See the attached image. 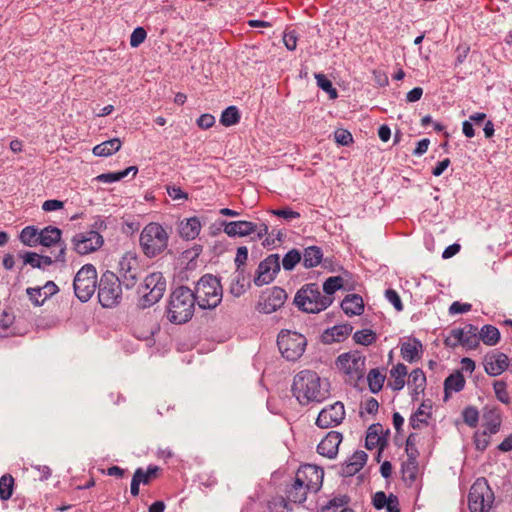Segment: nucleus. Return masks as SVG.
I'll use <instances>...</instances> for the list:
<instances>
[{"label": "nucleus", "instance_id": "cd10ccee", "mask_svg": "<svg viewBox=\"0 0 512 512\" xmlns=\"http://www.w3.org/2000/svg\"><path fill=\"white\" fill-rule=\"evenodd\" d=\"M341 308L348 316L361 315L364 311L363 299L357 294H348L341 302Z\"/></svg>", "mask_w": 512, "mask_h": 512}, {"label": "nucleus", "instance_id": "20e7f679", "mask_svg": "<svg viewBox=\"0 0 512 512\" xmlns=\"http://www.w3.org/2000/svg\"><path fill=\"white\" fill-rule=\"evenodd\" d=\"M194 297L201 309H214L222 300V286L217 277L203 275L195 286Z\"/></svg>", "mask_w": 512, "mask_h": 512}, {"label": "nucleus", "instance_id": "ddd939ff", "mask_svg": "<svg viewBox=\"0 0 512 512\" xmlns=\"http://www.w3.org/2000/svg\"><path fill=\"white\" fill-rule=\"evenodd\" d=\"M71 243L77 254L87 255L100 249L104 244V238L96 231H85L75 234Z\"/></svg>", "mask_w": 512, "mask_h": 512}, {"label": "nucleus", "instance_id": "c756f323", "mask_svg": "<svg viewBox=\"0 0 512 512\" xmlns=\"http://www.w3.org/2000/svg\"><path fill=\"white\" fill-rule=\"evenodd\" d=\"M249 287L250 280L246 275L245 268L236 269L235 276L230 287L231 294L239 297L243 295Z\"/></svg>", "mask_w": 512, "mask_h": 512}, {"label": "nucleus", "instance_id": "37998d69", "mask_svg": "<svg viewBox=\"0 0 512 512\" xmlns=\"http://www.w3.org/2000/svg\"><path fill=\"white\" fill-rule=\"evenodd\" d=\"M385 376L382 375L378 369H371L367 375V382L369 390L373 394H377L383 388Z\"/></svg>", "mask_w": 512, "mask_h": 512}, {"label": "nucleus", "instance_id": "bf43d9fd", "mask_svg": "<svg viewBox=\"0 0 512 512\" xmlns=\"http://www.w3.org/2000/svg\"><path fill=\"white\" fill-rule=\"evenodd\" d=\"M125 178V173H121V171L118 172H108V173H102L96 177V180L98 182L102 183H113L122 180Z\"/></svg>", "mask_w": 512, "mask_h": 512}, {"label": "nucleus", "instance_id": "680f3d73", "mask_svg": "<svg viewBox=\"0 0 512 512\" xmlns=\"http://www.w3.org/2000/svg\"><path fill=\"white\" fill-rule=\"evenodd\" d=\"M271 213L277 217L284 218L285 220H288V221L292 220V219L300 218V213L292 210L289 207L271 210Z\"/></svg>", "mask_w": 512, "mask_h": 512}, {"label": "nucleus", "instance_id": "72a5a7b5", "mask_svg": "<svg viewBox=\"0 0 512 512\" xmlns=\"http://www.w3.org/2000/svg\"><path fill=\"white\" fill-rule=\"evenodd\" d=\"M122 142L119 138H113L94 146L92 152L98 157H108L120 150Z\"/></svg>", "mask_w": 512, "mask_h": 512}, {"label": "nucleus", "instance_id": "c85d7f7f", "mask_svg": "<svg viewBox=\"0 0 512 512\" xmlns=\"http://www.w3.org/2000/svg\"><path fill=\"white\" fill-rule=\"evenodd\" d=\"M62 231L53 226L39 229L38 243L44 247H52L61 242Z\"/></svg>", "mask_w": 512, "mask_h": 512}, {"label": "nucleus", "instance_id": "13d9d810", "mask_svg": "<svg viewBox=\"0 0 512 512\" xmlns=\"http://www.w3.org/2000/svg\"><path fill=\"white\" fill-rule=\"evenodd\" d=\"M489 435L487 431H483L482 433L476 432L474 434V444L478 451H484L488 447L490 443Z\"/></svg>", "mask_w": 512, "mask_h": 512}, {"label": "nucleus", "instance_id": "473e14b6", "mask_svg": "<svg viewBox=\"0 0 512 512\" xmlns=\"http://www.w3.org/2000/svg\"><path fill=\"white\" fill-rule=\"evenodd\" d=\"M301 254L303 259V266L307 269L316 267L321 263L323 259L322 249L315 245L306 247Z\"/></svg>", "mask_w": 512, "mask_h": 512}, {"label": "nucleus", "instance_id": "603ef678", "mask_svg": "<svg viewBox=\"0 0 512 512\" xmlns=\"http://www.w3.org/2000/svg\"><path fill=\"white\" fill-rule=\"evenodd\" d=\"M493 388L495 395L500 402L504 404L510 403L509 394L507 392V386L504 381H495L493 383Z\"/></svg>", "mask_w": 512, "mask_h": 512}, {"label": "nucleus", "instance_id": "e2e57ef3", "mask_svg": "<svg viewBox=\"0 0 512 512\" xmlns=\"http://www.w3.org/2000/svg\"><path fill=\"white\" fill-rule=\"evenodd\" d=\"M248 259V249L246 246H240L237 248L235 265L236 269L245 268L246 261Z\"/></svg>", "mask_w": 512, "mask_h": 512}, {"label": "nucleus", "instance_id": "4be33fe9", "mask_svg": "<svg viewBox=\"0 0 512 512\" xmlns=\"http://www.w3.org/2000/svg\"><path fill=\"white\" fill-rule=\"evenodd\" d=\"M223 231L229 237H244L254 233L257 229V224L250 221H222Z\"/></svg>", "mask_w": 512, "mask_h": 512}, {"label": "nucleus", "instance_id": "0eeeda50", "mask_svg": "<svg viewBox=\"0 0 512 512\" xmlns=\"http://www.w3.org/2000/svg\"><path fill=\"white\" fill-rule=\"evenodd\" d=\"M122 286L117 274L107 270L101 275L98 283V300L103 308H113L120 304Z\"/></svg>", "mask_w": 512, "mask_h": 512}, {"label": "nucleus", "instance_id": "c9c22d12", "mask_svg": "<svg viewBox=\"0 0 512 512\" xmlns=\"http://www.w3.org/2000/svg\"><path fill=\"white\" fill-rule=\"evenodd\" d=\"M407 373V367L403 363H398L390 370V376L394 379L389 383L392 390L400 391L404 388Z\"/></svg>", "mask_w": 512, "mask_h": 512}, {"label": "nucleus", "instance_id": "49530a36", "mask_svg": "<svg viewBox=\"0 0 512 512\" xmlns=\"http://www.w3.org/2000/svg\"><path fill=\"white\" fill-rule=\"evenodd\" d=\"M302 254L298 249L289 250L282 259V265L284 270L291 271L301 261Z\"/></svg>", "mask_w": 512, "mask_h": 512}, {"label": "nucleus", "instance_id": "09e8293b", "mask_svg": "<svg viewBox=\"0 0 512 512\" xmlns=\"http://www.w3.org/2000/svg\"><path fill=\"white\" fill-rule=\"evenodd\" d=\"M14 478L10 474H5L0 478V498L8 500L13 493Z\"/></svg>", "mask_w": 512, "mask_h": 512}, {"label": "nucleus", "instance_id": "7c9ffc66", "mask_svg": "<svg viewBox=\"0 0 512 512\" xmlns=\"http://www.w3.org/2000/svg\"><path fill=\"white\" fill-rule=\"evenodd\" d=\"M432 405L429 401H423L418 409L411 415L409 424L413 429H419L421 424H428V418L431 417Z\"/></svg>", "mask_w": 512, "mask_h": 512}, {"label": "nucleus", "instance_id": "412c9836", "mask_svg": "<svg viewBox=\"0 0 512 512\" xmlns=\"http://www.w3.org/2000/svg\"><path fill=\"white\" fill-rule=\"evenodd\" d=\"M58 291L59 288L53 281H47L42 287H29L26 289L29 300L35 306H42L48 298L58 293Z\"/></svg>", "mask_w": 512, "mask_h": 512}, {"label": "nucleus", "instance_id": "864d4df0", "mask_svg": "<svg viewBox=\"0 0 512 512\" xmlns=\"http://www.w3.org/2000/svg\"><path fill=\"white\" fill-rule=\"evenodd\" d=\"M350 501L347 495H339L329 500V502L322 507V512H331L332 509H337L345 506Z\"/></svg>", "mask_w": 512, "mask_h": 512}, {"label": "nucleus", "instance_id": "f257e3e1", "mask_svg": "<svg viewBox=\"0 0 512 512\" xmlns=\"http://www.w3.org/2000/svg\"><path fill=\"white\" fill-rule=\"evenodd\" d=\"M329 383L312 370H302L293 379L291 391L299 404L323 402L330 395Z\"/></svg>", "mask_w": 512, "mask_h": 512}, {"label": "nucleus", "instance_id": "393cba45", "mask_svg": "<svg viewBox=\"0 0 512 512\" xmlns=\"http://www.w3.org/2000/svg\"><path fill=\"white\" fill-rule=\"evenodd\" d=\"M400 353L405 361L414 363L421 358L423 345L417 338L409 339L401 344Z\"/></svg>", "mask_w": 512, "mask_h": 512}, {"label": "nucleus", "instance_id": "0e129e2a", "mask_svg": "<svg viewBox=\"0 0 512 512\" xmlns=\"http://www.w3.org/2000/svg\"><path fill=\"white\" fill-rule=\"evenodd\" d=\"M416 438H417L416 433H410L406 439V449L405 450L407 453V457H410L411 453L415 454V458H418V456H419V451L416 447Z\"/></svg>", "mask_w": 512, "mask_h": 512}, {"label": "nucleus", "instance_id": "5701e85b", "mask_svg": "<svg viewBox=\"0 0 512 512\" xmlns=\"http://www.w3.org/2000/svg\"><path fill=\"white\" fill-rule=\"evenodd\" d=\"M509 365L508 356L497 352L492 355H486L484 359V369L489 376H498L502 374Z\"/></svg>", "mask_w": 512, "mask_h": 512}, {"label": "nucleus", "instance_id": "aec40b11", "mask_svg": "<svg viewBox=\"0 0 512 512\" xmlns=\"http://www.w3.org/2000/svg\"><path fill=\"white\" fill-rule=\"evenodd\" d=\"M342 434L338 431H330L317 446V452L327 458L333 459L338 454V448L342 442Z\"/></svg>", "mask_w": 512, "mask_h": 512}, {"label": "nucleus", "instance_id": "6e6552de", "mask_svg": "<svg viewBox=\"0 0 512 512\" xmlns=\"http://www.w3.org/2000/svg\"><path fill=\"white\" fill-rule=\"evenodd\" d=\"M281 355L288 361L298 360L304 353L307 340L304 335L290 330H282L277 337Z\"/></svg>", "mask_w": 512, "mask_h": 512}, {"label": "nucleus", "instance_id": "ea45409f", "mask_svg": "<svg viewBox=\"0 0 512 512\" xmlns=\"http://www.w3.org/2000/svg\"><path fill=\"white\" fill-rule=\"evenodd\" d=\"M160 471V467L156 465H149L147 470H144L141 467L137 468L134 475L143 485H149L153 479L158 477Z\"/></svg>", "mask_w": 512, "mask_h": 512}, {"label": "nucleus", "instance_id": "9d476101", "mask_svg": "<svg viewBox=\"0 0 512 512\" xmlns=\"http://www.w3.org/2000/svg\"><path fill=\"white\" fill-rule=\"evenodd\" d=\"M494 493L484 477L478 478L470 488L468 507L471 512H488L494 502Z\"/></svg>", "mask_w": 512, "mask_h": 512}, {"label": "nucleus", "instance_id": "8fccbe9b", "mask_svg": "<svg viewBox=\"0 0 512 512\" xmlns=\"http://www.w3.org/2000/svg\"><path fill=\"white\" fill-rule=\"evenodd\" d=\"M353 339L357 344L368 346L375 342L376 334L371 329L358 330L354 333Z\"/></svg>", "mask_w": 512, "mask_h": 512}, {"label": "nucleus", "instance_id": "423d86ee", "mask_svg": "<svg viewBox=\"0 0 512 512\" xmlns=\"http://www.w3.org/2000/svg\"><path fill=\"white\" fill-rule=\"evenodd\" d=\"M165 290L166 279L162 273L149 274L138 288V294L140 295L138 306L142 309L153 306L163 297Z\"/></svg>", "mask_w": 512, "mask_h": 512}, {"label": "nucleus", "instance_id": "dca6fc26", "mask_svg": "<svg viewBox=\"0 0 512 512\" xmlns=\"http://www.w3.org/2000/svg\"><path fill=\"white\" fill-rule=\"evenodd\" d=\"M345 418L344 404L340 401L323 408L316 419L315 424L319 428H331L339 425Z\"/></svg>", "mask_w": 512, "mask_h": 512}, {"label": "nucleus", "instance_id": "f704fd0d", "mask_svg": "<svg viewBox=\"0 0 512 512\" xmlns=\"http://www.w3.org/2000/svg\"><path fill=\"white\" fill-rule=\"evenodd\" d=\"M408 384L413 386L412 398L417 399L420 393H423L426 386V376L422 369L415 368L409 374Z\"/></svg>", "mask_w": 512, "mask_h": 512}, {"label": "nucleus", "instance_id": "6ab92c4d", "mask_svg": "<svg viewBox=\"0 0 512 512\" xmlns=\"http://www.w3.org/2000/svg\"><path fill=\"white\" fill-rule=\"evenodd\" d=\"M390 434V430L387 429L383 432V427L381 424L376 423L372 424L366 433L365 438V447L368 450H372L376 447H381V449H385L388 445V436Z\"/></svg>", "mask_w": 512, "mask_h": 512}, {"label": "nucleus", "instance_id": "f8f14e48", "mask_svg": "<svg viewBox=\"0 0 512 512\" xmlns=\"http://www.w3.org/2000/svg\"><path fill=\"white\" fill-rule=\"evenodd\" d=\"M141 276V267L136 256L125 254L119 261L117 278L126 289H132Z\"/></svg>", "mask_w": 512, "mask_h": 512}, {"label": "nucleus", "instance_id": "1a4fd4ad", "mask_svg": "<svg viewBox=\"0 0 512 512\" xmlns=\"http://www.w3.org/2000/svg\"><path fill=\"white\" fill-rule=\"evenodd\" d=\"M97 287V270L92 264H85L73 280L75 296L83 303L89 301Z\"/></svg>", "mask_w": 512, "mask_h": 512}, {"label": "nucleus", "instance_id": "4468645a", "mask_svg": "<svg viewBox=\"0 0 512 512\" xmlns=\"http://www.w3.org/2000/svg\"><path fill=\"white\" fill-rule=\"evenodd\" d=\"M279 271L280 257L278 254H271L259 263L253 282L257 287L269 284Z\"/></svg>", "mask_w": 512, "mask_h": 512}, {"label": "nucleus", "instance_id": "c03bdc74", "mask_svg": "<svg viewBox=\"0 0 512 512\" xmlns=\"http://www.w3.org/2000/svg\"><path fill=\"white\" fill-rule=\"evenodd\" d=\"M240 117L238 108L236 106H229L223 110L220 117V123L226 127L233 126L239 123Z\"/></svg>", "mask_w": 512, "mask_h": 512}, {"label": "nucleus", "instance_id": "4d7b16f0", "mask_svg": "<svg viewBox=\"0 0 512 512\" xmlns=\"http://www.w3.org/2000/svg\"><path fill=\"white\" fill-rule=\"evenodd\" d=\"M147 37V32L143 27H137L133 30L130 36V46L133 48L142 44Z\"/></svg>", "mask_w": 512, "mask_h": 512}, {"label": "nucleus", "instance_id": "58836bf2", "mask_svg": "<svg viewBox=\"0 0 512 512\" xmlns=\"http://www.w3.org/2000/svg\"><path fill=\"white\" fill-rule=\"evenodd\" d=\"M500 331L497 327L486 324L479 330V339L487 346H494L500 341Z\"/></svg>", "mask_w": 512, "mask_h": 512}, {"label": "nucleus", "instance_id": "6e6d98bb", "mask_svg": "<svg viewBox=\"0 0 512 512\" xmlns=\"http://www.w3.org/2000/svg\"><path fill=\"white\" fill-rule=\"evenodd\" d=\"M19 257L23 259L24 265H30L32 268L40 269V255L35 252L26 251L19 253Z\"/></svg>", "mask_w": 512, "mask_h": 512}, {"label": "nucleus", "instance_id": "de8ad7c7", "mask_svg": "<svg viewBox=\"0 0 512 512\" xmlns=\"http://www.w3.org/2000/svg\"><path fill=\"white\" fill-rule=\"evenodd\" d=\"M344 279L341 276H333L326 279L323 284L324 296L332 297V295L343 287Z\"/></svg>", "mask_w": 512, "mask_h": 512}, {"label": "nucleus", "instance_id": "a878e982", "mask_svg": "<svg viewBox=\"0 0 512 512\" xmlns=\"http://www.w3.org/2000/svg\"><path fill=\"white\" fill-rule=\"evenodd\" d=\"M353 327L350 324L335 325L332 328L327 329L323 335V342L330 344L333 342H341L345 340L351 333Z\"/></svg>", "mask_w": 512, "mask_h": 512}, {"label": "nucleus", "instance_id": "338daca9", "mask_svg": "<svg viewBox=\"0 0 512 512\" xmlns=\"http://www.w3.org/2000/svg\"><path fill=\"white\" fill-rule=\"evenodd\" d=\"M472 308L470 303H460L458 301L453 302L449 307V314H460L469 312Z\"/></svg>", "mask_w": 512, "mask_h": 512}, {"label": "nucleus", "instance_id": "a211bd4d", "mask_svg": "<svg viewBox=\"0 0 512 512\" xmlns=\"http://www.w3.org/2000/svg\"><path fill=\"white\" fill-rule=\"evenodd\" d=\"M452 337L460 340L461 346L469 350L476 349L480 344L478 327L470 323L462 328H453Z\"/></svg>", "mask_w": 512, "mask_h": 512}, {"label": "nucleus", "instance_id": "9b49d317", "mask_svg": "<svg viewBox=\"0 0 512 512\" xmlns=\"http://www.w3.org/2000/svg\"><path fill=\"white\" fill-rule=\"evenodd\" d=\"M365 356L358 352L344 353L338 356L337 367L347 376L346 382L357 387L365 374Z\"/></svg>", "mask_w": 512, "mask_h": 512}, {"label": "nucleus", "instance_id": "39448f33", "mask_svg": "<svg viewBox=\"0 0 512 512\" xmlns=\"http://www.w3.org/2000/svg\"><path fill=\"white\" fill-rule=\"evenodd\" d=\"M168 233L159 223L147 224L140 234V245L147 257H155L168 246Z\"/></svg>", "mask_w": 512, "mask_h": 512}, {"label": "nucleus", "instance_id": "a19ab883", "mask_svg": "<svg viewBox=\"0 0 512 512\" xmlns=\"http://www.w3.org/2000/svg\"><path fill=\"white\" fill-rule=\"evenodd\" d=\"M484 426L485 430L489 434H496L501 426V417L495 409L489 410L484 413Z\"/></svg>", "mask_w": 512, "mask_h": 512}, {"label": "nucleus", "instance_id": "4c0bfd02", "mask_svg": "<svg viewBox=\"0 0 512 512\" xmlns=\"http://www.w3.org/2000/svg\"><path fill=\"white\" fill-rule=\"evenodd\" d=\"M465 387V378L461 371L457 370L450 374L444 381V392L446 397L449 392H460Z\"/></svg>", "mask_w": 512, "mask_h": 512}, {"label": "nucleus", "instance_id": "5fc2aeb1", "mask_svg": "<svg viewBox=\"0 0 512 512\" xmlns=\"http://www.w3.org/2000/svg\"><path fill=\"white\" fill-rule=\"evenodd\" d=\"M334 140L339 145L349 146L351 143H353V136L346 129H337L334 132Z\"/></svg>", "mask_w": 512, "mask_h": 512}, {"label": "nucleus", "instance_id": "2eb2a0df", "mask_svg": "<svg viewBox=\"0 0 512 512\" xmlns=\"http://www.w3.org/2000/svg\"><path fill=\"white\" fill-rule=\"evenodd\" d=\"M286 299V291L281 287L274 286L262 292L257 309L265 314L273 313L284 305Z\"/></svg>", "mask_w": 512, "mask_h": 512}, {"label": "nucleus", "instance_id": "b1692460", "mask_svg": "<svg viewBox=\"0 0 512 512\" xmlns=\"http://www.w3.org/2000/svg\"><path fill=\"white\" fill-rule=\"evenodd\" d=\"M368 455L363 450H357L342 464L339 474L342 477H350L358 473L366 464Z\"/></svg>", "mask_w": 512, "mask_h": 512}, {"label": "nucleus", "instance_id": "f3484780", "mask_svg": "<svg viewBox=\"0 0 512 512\" xmlns=\"http://www.w3.org/2000/svg\"><path fill=\"white\" fill-rule=\"evenodd\" d=\"M295 476L303 481L306 485V489H310V492L316 493L322 487L324 471L316 465L305 464L297 470Z\"/></svg>", "mask_w": 512, "mask_h": 512}, {"label": "nucleus", "instance_id": "79ce46f5", "mask_svg": "<svg viewBox=\"0 0 512 512\" xmlns=\"http://www.w3.org/2000/svg\"><path fill=\"white\" fill-rule=\"evenodd\" d=\"M39 229L35 226H26L22 229L19 235L20 241L29 247H36L39 245L38 241Z\"/></svg>", "mask_w": 512, "mask_h": 512}, {"label": "nucleus", "instance_id": "69168bd1", "mask_svg": "<svg viewBox=\"0 0 512 512\" xmlns=\"http://www.w3.org/2000/svg\"><path fill=\"white\" fill-rule=\"evenodd\" d=\"M196 123L201 129H209L215 124V117L212 114L204 113L200 115Z\"/></svg>", "mask_w": 512, "mask_h": 512}, {"label": "nucleus", "instance_id": "7ed1b4c3", "mask_svg": "<svg viewBox=\"0 0 512 512\" xmlns=\"http://www.w3.org/2000/svg\"><path fill=\"white\" fill-rule=\"evenodd\" d=\"M333 302V297L324 296L317 283L303 285L295 294L294 304L306 313H319L327 309Z\"/></svg>", "mask_w": 512, "mask_h": 512}, {"label": "nucleus", "instance_id": "052dcab7", "mask_svg": "<svg viewBox=\"0 0 512 512\" xmlns=\"http://www.w3.org/2000/svg\"><path fill=\"white\" fill-rule=\"evenodd\" d=\"M385 297L398 312L403 310L404 306L397 291L394 289H387L385 291Z\"/></svg>", "mask_w": 512, "mask_h": 512}, {"label": "nucleus", "instance_id": "f03ea898", "mask_svg": "<svg viewBox=\"0 0 512 512\" xmlns=\"http://www.w3.org/2000/svg\"><path fill=\"white\" fill-rule=\"evenodd\" d=\"M196 302L193 290L186 286L175 288L169 296L167 319L173 324L188 322L193 317Z\"/></svg>", "mask_w": 512, "mask_h": 512}, {"label": "nucleus", "instance_id": "a18cd8bd", "mask_svg": "<svg viewBox=\"0 0 512 512\" xmlns=\"http://www.w3.org/2000/svg\"><path fill=\"white\" fill-rule=\"evenodd\" d=\"M315 79L319 88L329 95L330 99H336L338 97V91L333 87L332 82L321 73L315 74Z\"/></svg>", "mask_w": 512, "mask_h": 512}, {"label": "nucleus", "instance_id": "2f4dec72", "mask_svg": "<svg viewBox=\"0 0 512 512\" xmlns=\"http://www.w3.org/2000/svg\"><path fill=\"white\" fill-rule=\"evenodd\" d=\"M201 230V224L197 217H191L179 225V234L186 240L195 239Z\"/></svg>", "mask_w": 512, "mask_h": 512}, {"label": "nucleus", "instance_id": "bb28decb", "mask_svg": "<svg viewBox=\"0 0 512 512\" xmlns=\"http://www.w3.org/2000/svg\"><path fill=\"white\" fill-rule=\"evenodd\" d=\"M308 492H310V489H306L303 481L295 476L293 483L286 490V495L289 501L302 504L306 501Z\"/></svg>", "mask_w": 512, "mask_h": 512}, {"label": "nucleus", "instance_id": "e433bc0d", "mask_svg": "<svg viewBox=\"0 0 512 512\" xmlns=\"http://www.w3.org/2000/svg\"><path fill=\"white\" fill-rule=\"evenodd\" d=\"M402 478L409 485H412L417 478L418 464L415 454L411 453L410 457H407V461L402 464Z\"/></svg>", "mask_w": 512, "mask_h": 512}, {"label": "nucleus", "instance_id": "3c124183", "mask_svg": "<svg viewBox=\"0 0 512 512\" xmlns=\"http://www.w3.org/2000/svg\"><path fill=\"white\" fill-rule=\"evenodd\" d=\"M463 422L471 428H475L479 422V411L474 406H467L462 411Z\"/></svg>", "mask_w": 512, "mask_h": 512}, {"label": "nucleus", "instance_id": "774afa93", "mask_svg": "<svg viewBox=\"0 0 512 512\" xmlns=\"http://www.w3.org/2000/svg\"><path fill=\"white\" fill-rule=\"evenodd\" d=\"M388 502V496L383 491H378L374 494L372 503L377 510L385 508Z\"/></svg>", "mask_w": 512, "mask_h": 512}]
</instances>
